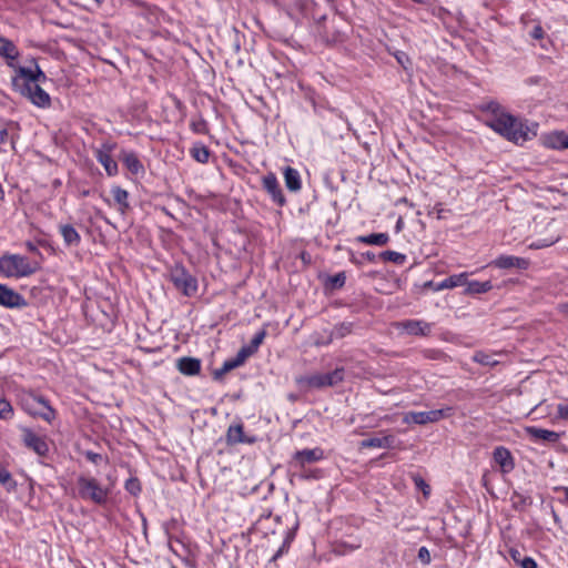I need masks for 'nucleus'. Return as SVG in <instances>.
<instances>
[{"label": "nucleus", "instance_id": "nucleus-44", "mask_svg": "<svg viewBox=\"0 0 568 568\" xmlns=\"http://www.w3.org/2000/svg\"><path fill=\"white\" fill-rule=\"evenodd\" d=\"M552 489L555 493H559L561 495L558 498V501L565 506H568V487L567 486H556Z\"/></svg>", "mask_w": 568, "mask_h": 568}, {"label": "nucleus", "instance_id": "nucleus-23", "mask_svg": "<svg viewBox=\"0 0 568 568\" xmlns=\"http://www.w3.org/2000/svg\"><path fill=\"white\" fill-rule=\"evenodd\" d=\"M59 233L63 239V243L68 247L79 246L81 243V235L71 224H60Z\"/></svg>", "mask_w": 568, "mask_h": 568}, {"label": "nucleus", "instance_id": "nucleus-37", "mask_svg": "<svg viewBox=\"0 0 568 568\" xmlns=\"http://www.w3.org/2000/svg\"><path fill=\"white\" fill-rule=\"evenodd\" d=\"M474 361L476 363H479L481 365H486V366H494L497 364V361L493 358V356L484 353V352H477L475 355H474Z\"/></svg>", "mask_w": 568, "mask_h": 568}, {"label": "nucleus", "instance_id": "nucleus-21", "mask_svg": "<svg viewBox=\"0 0 568 568\" xmlns=\"http://www.w3.org/2000/svg\"><path fill=\"white\" fill-rule=\"evenodd\" d=\"M123 165L135 175L144 173V166L139 156L133 151H123L121 155Z\"/></svg>", "mask_w": 568, "mask_h": 568}, {"label": "nucleus", "instance_id": "nucleus-54", "mask_svg": "<svg viewBox=\"0 0 568 568\" xmlns=\"http://www.w3.org/2000/svg\"><path fill=\"white\" fill-rule=\"evenodd\" d=\"M284 545L273 555L272 561H276L284 552Z\"/></svg>", "mask_w": 568, "mask_h": 568}, {"label": "nucleus", "instance_id": "nucleus-8", "mask_svg": "<svg viewBox=\"0 0 568 568\" xmlns=\"http://www.w3.org/2000/svg\"><path fill=\"white\" fill-rule=\"evenodd\" d=\"M450 408L433 409L428 412H409L404 416V423H414L417 425H426L436 423L448 416Z\"/></svg>", "mask_w": 568, "mask_h": 568}, {"label": "nucleus", "instance_id": "nucleus-2", "mask_svg": "<svg viewBox=\"0 0 568 568\" xmlns=\"http://www.w3.org/2000/svg\"><path fill=\"white\" fill-rule=\"evenodd\" d=\"M37 262H31L20 254H3L0 256V273L4 277L22 278L34 274L39 270Z\"/></svg>", "mask_w": 568, "mask_h": 568}, {"label": "nucleus", "instance_id": "nucleus-33", "mask_svg": "<svg viewBox=\"0 0 568 568\" xmlns=\"http://www.w3.org/2000/svg\"><path fill=\"white\" fill-rule=\"evenodd\" d=\"M312 341L315 346H326L333 342L332 335H329L327 329H324L323 332H315L312 335Z\"/></svg>", "mask_w": 568, "mask_h": 568}, {"label": "nucleus", "instance_id": "nucleus-22", "mask_svg": "<svg viewBox=\"0 0 568 568\" xmlns=\"http://www.w3.org/2000/svg\"><path fill=\"white\" fill-rule=\"evenodd\" d=\"M179 372L186 376H195L201 371V361L194 357H181L178 359Z\"/></svg>", "mask_w": 568, "mask_h": 568}, {"label": "nucleus", "instance_id": "nucleus-28", "mask_svg": "<svg viewBox=\"0 0 568 568\" xmlns=\"http://www.w3.org/2000/svg\"><path fill=\"white\" fill-rule=\"evenodd\" d=\"M468 273H459L455 275H450L438 283L437 290H447L454 288L457 286H463L467 283Z\"/></svg>", "mask_w": 568, "mask_h": 568}, {"label": "nucleus", "instance_id": "nucleus-55", "mask_svg": "<svg viewBox=\"0 0 568 568\" xmlns=\"http://www.w3.org/2000/svg\"><path fill=\"white\" fill-rule=\"evenodd\" d=\"M26 246H27L28 251H30V252H39L38 247L32 242H27Z\"/></svg>", "mask_w": 568, "mask_h": 568}, {"label": "nucleus", "instance_id": "nucleus-42", "mask_svg": "<svg viewBox=\"0 0 568 568\" xmlns=\"http://www.w3.org/2000/svg\"><path fill=\"white\" fill-rule=\"evenodd\" d=\"M254 353V351L251 348V346H246V347H242L239 353L236 354V356L234 357L240 364L241 366L244 364V362L246 361V358L252 355Z\"/></svg>", "mask_w": 568, "mask_h": 568}, {"label": "nucleus", "instance_id": "nucleus-50", "mask_svg": "<svg viewBox=\"0 0 568 568\" xmlns=\"http://www.w3.org/2000/svg\"><path fill=\"white\" fill-rule=\"evenodd\" d=\"M520 568H537V562L531 557H524L519 561Z\"/></svg>", "mask_w": 568, "mask_h": 568}, {"label": "nucleus", "instance_id": "nucleus-10", "mask_svg": "<svg viewBox=\"0 0 568 568\" xmlns=\"http://www.w3.org/2000/svg\"><path fill=\"white\" fill-rule=\"evenodd\" d=\"M22 442L27 448L39 456H45L49 453V445L45 438L36 434L30 428H22Z\"/></svg>", "mask_w": 568, "mask_h": 568}, {"label": "nucleus", "instance_id": "nucleus-20", "mask_svg": "<svg viewBox=\"0 0 568 568\" xmlns=\"http://www.w3.org/2000/svg\"><path fill=\"white\" fill-rule=\"evenodd\" d=\"M19 54L17 45L11 40L0 37V57L7 60L9 67L16 68L14 61Z\"/></svg>", "mask_w": 568, "mask_h": 568}, {"label": "nucleus", "instance_id": "nucleus-14", "mask_svg": "<svg viewBox=\"0 0 568 568\" xmlns=\"http://www.w3.org/2000/svg\"><path fill=\"white\" fill-rule=\"evenodd\" d=\"M262 185L277 205L283 206L286 203L281 185L274 173H268L263 176Z\"/></svg>", "mask_w": 568, "mask_h": 568}, {"label": "nucleus", "instance_id": "nucleus-38", "mask_svg": "<svg viewBox=\"0 0 568 568\" xmlns=\"http://www.w3.org/2000/svg\"><path fill=\"white\" fill-rule=\"evenodd\" d=\"M12 415L13 408L11 404L7 399L0 397V418L10 419Z\"/></svg>", "mask_w": 568, "mask_h": 568}, {"label": "nucleus", "instance_id": "nucleus-48", "mask_svg": "<svg viewBox=\"0 0 568 568\" xmlns=\"http://www.w3.org/2000/svg\"><path fill=\"white\" fill-rule=\"evenodd\" d=\"M332 286L342 287L345 284L344 273H338L329 278Z\"/></svg>", "mask_w": 568, "mask_h": 568}, {"label": "nucleus", "instance_id": "nucleus-24", "mask_svg": "<svg viewBox=\"0 0 568 568\" xmlns=\"http://www.w3.org/2000/svg\"><path fill=\"white\" fill-rule=\"evenodd\" d=\"M544 144L554 150H568V134L554 132L545 136Z\"/></svg>", "mask_w": 568, "mask_h": 568}, {"label": "nucleus", "instance_id": "nucleus-32", "mask_svg": "<svg viewBox=\"0 0 568 568\" xmlns=\"http://www.w3.org/2000/svg\"><path fill=\"white\" fill-rule=\"evenodd\" d=\"M353 325L351 323H341L336 325L333 329L328 331L329 335H332V341L334 338H343L351 334Z\"/></svg>", "mask_w": 568, "mask_h": 568}, {"label": "nucleus", "instance_id": "nucleus-56", "mask_svg": "<svg viewBox=\"0 0 568 568\" xmlns=\"http://www.w3.org/2000/svg\"><path fill=\"white\" fill-rule=\"evenodd\" d=\"M519 555H520V554H519V551H517V550L511 552V556H513L514 560H516L518 564H519V561H520V559L518 558V557H519Z\"/></svg>", "mask_w": 568, "mask_h": 568}, {"label": "nucleus", "instance_id": "nucleus-51", "mask_svg": "<svg viewBox=\"0 0 568 568\" xmlns=\"http://www.w3.org/2000/svg\"><path fill=\"white\" fill-rule=\"evenodd\" d=\"M530 36H531V38H534L536 40L542 39L544 38V29L541 28V26H539V24L535 26L530 32Z\"/></svg>", "mask_w": 568, "mask_h": 568}, {"label": "nucleus", "instance_id": "nucleus-6", "mask_svg": "<svg viewBox=\"0 0 568 568\" xmlns=\"http://www.w3.org/2000/svg\"><path fill=\"white\" fill-rule=\"evenodd\" d=\"M170 278L174 286L185 296H193L197 291V280L183 266L176 265L171 271Z\"/></svg>", "mask_w": 568, "mask_h": 568}, {"label": "nucleus", "instance_id": "nucleus-57", "mask_svg": "<svg viewBox=\"0 0 568 568\" xmlns=\"http://www.w3.org/2000/svg\"><path fill=\"white\" fill-rule=\"evenodd\" d=\"M365 256H366L368 260H371V261H373V260L375 258V254H374V253H371V252H367V253L365 254Z\"/></svg>", "mask_w": 568, "mask_h": 568}, {"label": "nucleus", "instance_id": "nucleus-3", "mask_svg": "<svg viewBox=\"0 0 568 568\" xmlns=\"http://www.w3.org/2000/svg\"><path fill=\"white\" fill-rule=\"evenodd\" d=\"M20 403L22 408L31 416L39 417L48 423H51L55 418V410L51 407L49 402L34 393H24Z\"/></svg>", "mask_w": 568, "mask_h": 568}, {"label": "nucleus", "instance_id": "nucleus-5", "mask_svg": "<svg viewBox=\"0 0 568 568\" xmlns=\"http://www.w3.org/2000/svg\"><path fill=\"white\" fill-rule=\"evenodd\" d=\"M79 496L82 499L91 500L95 504H104L108 499L109 490L103 488L93 477L80 476L77 480Z\"/></svg>", "mask_w": 568, "mask_h": 568}, {"label": "nucleus", "instance_id": "nucleus-25", "mask_svg": "<svg viewBox=\"0 0 568 568\" xmlns=\"http://www.w3.org/2000/svg\"><path fill=\"white\" fill-rule=\"evenodd\" d=\"M395 442V437L392 435H385L383 437H372L362 440L361 447L363 448H392Z\"/></svg>", "mask_w": 568, "mask_h": 568}, {"label": "nucleus", "instance_id": "nucleus-39", "mask_svg": "<svg viewBox=\"0 0 568 568\" xmlns=\"http://www.w3.org/2000/svg\"><path fill=\"white\" fill-rule=\"evenodd\" d=\"M486 110L491 113L489 119H496V118H498L499 114L508 113L503 109V106L498 102H494V101L489 102L486 105Z\"/></svg>", "mask_w": 568, "mask_h": 568}, {"label": "nucleus", "instance_id": "nucleus-35", "mask_svg": "<svg viewBox=\"0 0 568 568\" xmlns=\"http://www.w3.org/2000/svg\"><path fill=\"white\" fill-rule=\"evenodd\" d=\"M240 366H241V364L235 358L226 359L223 363L222 367L214 372V377L215 378H221L224 374H226L230 371H232V369H234L236 367H240Z\"/></svg>", "mask_w": 568, "mask_h": 568}, {"label": "nucleus", "instance_id": "nucleus-34", "mask_svg": "<svg viewBox=\"0 0 568 568\" xmlns=\"http://www.w3.org/2000/svg\"><path fill=\"white\" fill-rule=\"evenodd\" d=\"M0 484L8 491H13L17 488L16 480L12 478L11 474L7 469H4V468L0 469Z\"/></svg>", "mask_w": 568, "mask_h": 568}, {"label": "nucleus", "instance_id": "nucleus-29", "mask_svg": "<svg viewBox=\"0 0 568 568\" xmlns=\"http://www.w3.org/2000/svg\"><path fill=\"white\" fill-rule=\"evenodd\" d=\"M111 193L115 203L119 205V211L124 214L126 210L130 207L129 204V193L126 190L121 186H113L111 189Z\"/></svg>", "mask_w": 568, "mask_h": 568}, {"label": "nucleus", "instance_id": "nucleus-15", "mask_svg": "<svg viewBox=\"0 0 568 568\" xmlns=\"http://www.w3.org/2000/svg\"><path fill=\"white\" fill-rule=\"evenodd\" d=\"M22 97L29 99L32 104L39 108H49L51 98L39 84L29 85V92L17 91Z\"/></svg>", "mask_w": 568, "mask_h": 568}, {"label": "nucleus", "instance_id": "nucleus-36", "mask_svg": "<svg viewBox=\"0 0 568 568\" xmlns=\"http://www.w3.org/2000/svg\"><path fill=\"white\" fill-rule=\"evenodd\" d=\"M384 261L393 262L395 264H403L406 261V256L395 251H385L381 254Z\"/></svg>", "mask_w": 568, "mask_h": 568}, {"label": "nucleus", "instance_id": "nucleus-19", "mask_svg": "<svg viewBox=\"0 0 568 568\" xmlns=\"http://www.w3.org/2000/svg\"><path fill=\"white\" fill-rule=\"evenodd\" d=\"M256 438L244 434L243 424L230 425L226 432V443L229 445L253 444Z\"/></svg>", "mask_w": 568, "mask_h": 568}, {"label": "nucleus", "instance_id": "nucleus-12", "mask_svg": "<svg viewBox=\"0 0 568 568\" xmlns=\"http://www.w3.org/2000/svg\"><path fill=\"white\" fill-rule=\"evenodd\" d=\"M26 298L6 284H0V306L7 308H22L27 306Z\"/></svg>", "mask_w": 568, "mask_h": 568}, {"label": "nucleus", "instance_id": "nucleus-9", "mask_svg": "<svg viewBox=\"0 0 568 568\" xmlns=\"http://www.w3.org/2000/svg\"><path fill=\"white\" fill-rule=\"evenodd\" d=\"M114 144L103 143L99 149L94 150L97 161L104 168L109 176H114L119 172L118 163L112 158Z\"/></svg>", "mask_w": 568, "mask_h": 568}, {"label": "nucleus", "instance_id": "nucleus-18", "mask_svg": "<svg viewBox=\"0 0 568 568\" xmlns=\"http://www.w3.org/2000/svg\"><path fill=\"white\" fill-rule=\"evenodd\" d=\"M407 334L427 336L430 334L432 324L422 320H407L398 324Z\"/></svg>", "mask_w": 568, "mask_h": 568}, {"label": "nucleus", "instance_id": "nucleus-11", "mask_svg": "<svg viewBox=\"0 0 568 568\" xmlns=\"http://www.w3.org/2000/svg\"><path fill=\"white\" fill-rule=\"evenodd\" d=\"M525 433L531 442L537 444H556L561 437L560 434L555 430H549L537 426H526Z\"/></svg>", "mask_w": 568, "mask_h": 568}, {"label": "nucleus", "instance_id": "nucleus-60", "mask_svg": "<svg viewBox=\"0 0 568 568\" xmlns=\"http://www.w3.org/2000/svg\"><path fill=\"white\" fill-rule=\"evenodd\" d=\"M172 568H176V567L173 566Z\"/></svg>", "mask_w": 568, "mask_h": 568}, {"label": "nucleus", "instance_id": "nucleus-58", "mask_svg": "<svg viewBox=\"0 0 568 568\" xmlns=\"http://www.w3.org/2000/svg\"><path fill=\"white\" fill-rule=\"evenodd\" d=\"M400 227H402V220L399 219V220L397 221V224H396V231H397V232H398V231H400Z\"/></svg>", "mask_w": 568, "mask_h": 568}, {"label": "nucleus", "instance_id": "nucleus-1", "mask_svg": "<svg viewBox=\"0 0 568 568\" xmlns=\"http://www.w3.org/2000/svg\"><path fill=\"white\" fill-rule=\"evenodd\" d=\"M487 126L516 144H524L537 135L538 124L517 118L510 113L499 114L496 119H487Z\"/></svg>", "mask_w": 568, "mask_h": 568}, {"label": "nucleus", "instance_id": "nucleus-31", "mask_svg": "<svg viewBox=\"0 0 568 568\" xmlns=\"http://www.w3.org/2000/svg\"><path fill=\"white\" fill-rule=\"evenodd\" d=\"M466 293L468 294H483L487 293L493 288V284L490 281L479 282V281H470L467 282Z\"/></svg>", "mask_w": 568, "mask_h": 568}, {"label": "nucleus", "instance_id": "nucleus-26", "mask_svg": "<svg viewBox=\"0 0 568 568\" xmlns=\"http://www.w3.org/2000/svg\"><path fill=\"white\" fill-rule=\"evenodd\" d=\"M284 180H285V186L291 192H297L301 190V187H302L301 175L296 169H293L291 166L285 168Z\"/></svg>", "mask_w": 568, "mask_h": 568}, {"label": "nucleus", "instance_id": "nucleus-45", "mask_svg": "<svg viewBox=\"0 0 568 568\" xmlns=\"http://www.w3.org/2000/svg\"><path fill=\"white\" fill-rule=\"evenodd\" d=\"M418 559L424 564V565H428L430 564V560H432V557H430V552L429 550L427 549V547L423 546L418 549V555H417Z\"/></svg>", "mask_w": 568, "mask_h": 568}, {"label": "nucleus", "instance_id": "nucleus-7", "mask_svg": "<svg viewBox=\"0 0 568 568\" xmlns=\"http://www.w3.org/2000/svg\"><path fill=\"white\" fill-rule=\"evenodd\" d=\"M343 379V369H335L325 374H314L297 379V383L304 384L311 388H322L333 386Z\"/></svg>", "mask_w": 568, "mask_h": 568}, {"label": "nucleus", "instance_id": "nucleus-43", "mask_svg": "<svg viewBox=\"0 0 568 568\" xmlns=\"http://www.w3.org/2000/svg\"><path fill=\"white\" fill-rule=\"evenodd\" d=\"M254 353V351L251 348V346H246V347H242L239 353L236 354V356L234 357L240 364L241 366L244 364V362L246 361V358L252 355Z\"/></svg>", "mask_w": 568, "mask_h": 568}, {"label": "nucleus", "instance_id": "nucleus-46", "mask_svg": "<svg viewBox=\"0 0 568 568\" xmlns=\"http://www.w3.org/2000/svg\"><path fill=\"white\" fill-rule=\"evenodd\" d=\"M557 418L568 420V403H560L557 405Z\"/></svg>", "mask_w": 568, "mask_h": 568}, {"label": "nucleus", "instance_id": "nucleus-16", "mask_svg": "<svg viewBox=\"0 0 568 568\" xmlns=\"http://www.w3.org/2000/svg\"><path fill=\"white\" fill-rule=\"evenodd\" d=\"M493 459L499 466L503 474H509L515 468V459L510 450L504 446H497L494 449Z\"/></svg>", "mask_w": 568, "mask_h": 568}, {"label": "nucleus", "instance_id": "nucleus-30", "mask_svg": "<svg viewBox=\"0 0 568 568\" xmlns=\"http://www.w3.org/2000/svg\"><path fill=\"white\" fill-rule=\"evenodd\" d=\"M191 156L199 163L205 164L210 160V150L203 143H194L190 149Z\"/></svg>", "mask_w": 568, "mask_h": 568}, {"label": "nucleus", "instance_id": "nucleus-49", "mask_svg": "<svg viewBox=\"0 0 568 568\" xmlns=\"http://www.w3.org/2000/svg\"><path fill=\"white\" fill-rule=\"evenodd\" d=\"M556 241L538 240L529 245L530 248L539 250L552 245Z\"/></svg>", "mask_w": 568, "mask_h": 568}, {"label": "nucleus", "instance_id": "nucleus-59", "mask_svg": "<svg viewBox=\"0 0 568 568\" xmlns=\"http://www.w3.org/2000/svg\"><path fill=\"white\" fill-rule=\"evenodd\" d=\"M98 4H102L104 0H94Z\"/></svg>", "mask_w": 568, "mask_h": 568}, {"label": "nucleus", "instance_id": "nucleus-13", "mask_svg": "<svg viewBox=\"0 0 568 568\" xmlns=\"http://www.w3.org/2000/svg\"><path fill=\"white\" fill-rule=\"evenodd\" d=\"M529 260L514 256V255H499L493 260L488 265L500 270L519 268L527 270L529 267Z\"/></svg>", "mask_w": 568, "mask_h": 568}, {"label": "nucleus", "instance_id": "nucleus-27", "mask_svg": "<svg viewBox=\"0 0 568 568\" xmlns=\"http://www.w3.org/2000/svg\"><path fill=\"white\" fill-rule=\"evenodd\" d=\"M358 243L375 245V246H384L389 241V235L387 233H372L367 235H361L356 239Z\"/></svg>", "mask_w": 568, "mask_h": 568}, {"label": "nucleus", "instance_id": "nucleus-4", "mask_svg": "<svg viewBox=\"0 0 568 568\" xmlns=\"http://www.w3.org/2000/svg\"><path fill=\"white\" fill-rule=\"evenodd\" d=\"M47 80L45 73L36 64V69L26 67L16 68V74L12 77V88L14 91L29 92V85L39 84Z\"/></svg>", "mask_w": 568, "mask_h": 568}, {"label": "nucleus", "instance_id": "nucleus-41", "mask_svg": "<svg viewBox=\"0 0 568 568\" xmlns=\"http://www.w3.org/2000/svg\"><path fill=\"white\" fill-rule=\"evenodd\" d=\"M413 480L416 488L420 489L425 497H428L430 494V486L420 476H414Z\"/></svg>", "mask_w": 568, "mask_h": 568}, {"label": "nucleus", "instance_id": "nucleus-17", "mask_svg": "<svg viewBox=\"0 0 568 568\" xmlns=\"http://www.w3.org/2000/svg\"><path fill=\"white\" fill-rule=\"evenodd\" d=\"M324 458V453L321 448L302 449L297 450L293 456L295 467L304 468L305 465L318 462Z\"/></svg>", "mask_w": 568, "mask_h": 568}, {"label": "nucleus", "instance_id": "nucleus-52", "mask_svg": "<svg viewBox=\"0 0 568 568\" xmlns=\"http://www.w3.org/2000/svg\"><path fill=\"white\" fill-rule=\"evenodd\" d=\"M85 456L90 462L94 464H98L100 460H102V455L98 453L87 452Z\"/></svg>", "mask_w": 568, "mask_h": 568}, {"label": "nucleus", "instance_id": "nucleus-40", "mask_svg": "<svg viewBox=\"0 0 568 568\" xmlns=\"http://www.w3.org/2000/svg\"><path fill=\"white\" fill-rule=\"evenodd\" d=\"M266 337V331L265 329H261L258 332L255 333V335L253 336L252 341H251V348L256 352L257 348L260 347V345L263 343L264 338Z\"/></svg>", "mask_w": 568, "mask_h": 568}, {"label": "nucleus", "instance_id": "nucleus-53", "mask_svg": "<svg viewBox=\"0 0 568 568\" xmlns=\"http://www.w3.org/2000/svg\"><path fill=\"white\" fill-rule=\"evenodd\" d=\"M8 138H9V132L7 129H1L0 130V144H3L8 141Z\"/></svg>", "mask_w": 568, "mask_h": 568}, {"label": "nucleus", "instance_id": "nucleus-47", "mask_svg": "<svg viewBox=\"0 0 568 568\" xmlns=\"http://www.w3.org/2000/svg\"><path fill=\"white\" fill-rule=\"evenodd\" d=\"M125 488L128 491H130L133 495L138 494L140 491V485H139L138 479L131 478V479L126 480Z\"/></svg>", "mask_w": 568, "mask_h": 568}]
</instances>
